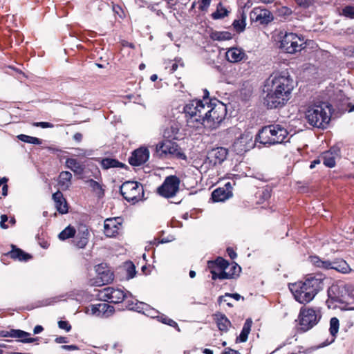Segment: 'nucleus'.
<instances>
[{"instance_id":"393cba45","label":"nucleus","mask_w":354,"mask_h":354,"mask_svg":"<svg viewBox=\"0 0 354 354\" xmlns=\"http://www.w3.org/2000/svg\"><path fill=\"white\" fill-rule=\"evenodd\" d=\"M180 125L178 122H172L169 126L164 129L163 136L166 140H173L178 139Z\"/></svg>"},{"instance_id":"4c0bfd02","label":"nucleus","mask_w":354,"mask_h":354,"mask_svg":"<svg viewBox=\"0 0 354 354\" xmlns=\"http://www.w3.org/2000/svg\"><path fill=\"white\" fill-rule=\"evenodd\" d=\"M86 183L91 188L92 191L95 192L99 197L104 195V190L101 184L93 179H89L86 181Z\"/></svg>"},{"instance_id":"a19ab883","label":"nucleus","mask_w":354,"mask_h":354,"mask_svg":"<svg viewBox=\"0 0 354 354\" xmlns=\"http://www.w3.org/2000/svg\"><path fill=\"white\" fill-rule=\"evenodd\" d=\"M138 308H137L138 312L142 313L144 315H147V317H150L151 318L155 317V316L153 315V314L155 313V310L149 304L144 302H140V304H138Z\"/></svg>"},{"instance_id":"bf43d9fd","label":"nucleus","mask_w":354,"mask_h":354,"mask_svg":"<svg viewBox=\"0 0 354 354\" xmlns=\"http://www.w3.org/2000/svg\"><path fill=\"white\" fill-rule=\"evenodd\" d=\"M55 342L57 344H64V343H68V339L66 337H58L55 338Z\"/></svg>"},{"instance_id":"c85d7f7f","label":"nucleus","mask_w":354,"mask_h":354,"mask_svg":"<svg viewBox=\"0 0 354 354\" xmlns=\"http://www.w3.org/2000/svg\"><path fill=\"white\" fill-rule=\"evenodd\" d=\"M214 319L217 324L218 329L221 331L226 332L228 330L229 327L231 326L230 321L227 317L221 313L214 314Z\"/></svg>"},{"instance_id":"13d9d810","label":"nucleus","mask_w":354,"mask_h":354,"mask_svg":"<svg viewBox=\"0 0 354 354\" xmlns=\"http://www.w3.org/2000/svg\"><path fill=\"white\" fill-rule=\"evenodd\" d=\"M61 348L64 350L67 351H76L79 349V347L76 345H63Z\"/></svg>"},{"instance_id":"a211bd4d","label":"nucleus","mask_w":354,"mask_h":354,"mask_svg":"<svg viewBox=\"0 0 354 354\" xmlns=\"http://www.w3.org/2000/svg\"><path fill=\"white\" fill-rule=\"evenodd\" d=\"M90 233L86 225L79 227L77 234L73 237L72 243L78 249L84 248L88 243Z\"/></svg>"},{"instance_id":"9b49d317","label":"nucleus","mask_w":354,"mask_h":354,"mask_svg":"<svg viewBox=\"0 0 354 354\" xmlns=\"http://www.w3.org/2000/svg\"><path fill=\"white\" fill-rule=\"evenodd\" d=\"M97 296L101 301L116 304L123 302L127 298V292L120 288L108 286L99 290Z\"/></svg>"},{"instance_id":"bb28decb","label":"nucleus","mask_w":354,"mask_h":354,"mask_svg":"<svg viewBox=\"0 0 354 354\" xmlns=\"http://www.w3.org/2000/svg\"><path fill=\"white\" fill-rule=\"evenodd\" d=\"M101 166L104 169H109L110 168H123L128 169V166L118 160L115 158H104L100 161Z\"/></svg>"},{"instance_id":"de8ad7c7","label":"nucleus","mask_w":354,"mask_h":354,"mask_svg":"<svg viewBox=\"0 0 354 354\" xmlns=\"http://www.w3.org/2000/svg\"><path fill=\"white\" fill-rule=\"evenodd\" d=\"M341 15L349 19H354V6H346L343 8Z\"/></svg>"},{"instance_id":"4d7b16f0","label":"nucleus","mask_w":354,"mask_h":354,"mask_svg":"<svg viewBox=\"0 0 354 354\" xmlns=\"http://www.w3.org/2000/svg\"><path fill=\"white\" fill-rule=\"evenodd\" d=\"M73 140H75L76 142L80 143L82 141L83 139V135L82 133L80 132L75 133L73 136Z\"/></svg>"},{"instance_id":"3c124183","label":"nucleus","mask_w":354,"mask_h":354,"mask_svg":"<svg viewBox=\"0 0 354 354\" xmlns=\"http://www.w3.org/2000/svg\"><path fill=\"white\" fill-rule=\"evenodd\" d=\"M337 286H332L330 288H329L328 291V297L335 301L343 303V301L341 298H339L338 296L332 295V293L334 292V290H337Z\"/></svg>"},{"instance_id":"f257e3e1","label":"nucleus","mask_w":354,"mask_h":354,"mask_svg":"<svg viewBox=\"0 0 354 354\" xmlns=\"http://www.w3.org/2000/svg\"><path fill=\"white\" fill-rule=\"evenodd\" d=\"M294 82L286 71L272 73L264 82L263 104L270 109L283 106L291 97Z\"/></svg>"},{"instance_id":"6e6552de","label":"nucleus","mask_w":354,"mask_h":354,"mask_svg":"<svg viewBox=\"0 0 354 354\" xmlns=\"http://www.w3.org/2000/svg\"><path fill=\"white\" fill-rule=\"evenodd\" d=\"M306 47L303 36L292 32H286L280 41L279 48L287 53L293 54L301 51Z\"/></svg>"},{"instance_id":"5fc2aeb1","label":"nucleus","mask_w":354,"mask_h":354,"mask_svg":"<svg viewBox=\"0 0 354 354\" xmlns=\"http://www.w3.org/2000/svg\"><path fill=\"white\" fill-rule=\"evenodd\" d=\"M230 299L231 298H230V297H226V294H225V295L220 296L218 298V303L219 304H221L223 302H225V303H226L227 306L232 307L233 306V304L231 302Z\"/></svg>"},{"instance_id":"1a4fd4ad","label":"nucleus","mask_w":354,"mask_h":354,"mask_svg":"<svg viewBox=\"0 0 354 354\" xmlns=\"http://www.w3.org/2000/svg\"><path fill=\"white\" fill-rule=\"evenodd\" d=\"M156 156L162 158H177L179 160H187V156L182 151L181 148L171 140H165L159 147L156 145Z\"/></svg>"},{"instance_id":"c756f323","label":"nucleus","mask_w":354,"mask_h":354,"mask_svg":"<svg viewBox=\"0 0 354 354\" xmlns=\"http://www.w3.org/2000/svg\"><path fill=\"white\" fill-rule=\"evenodd\" d=\"M252 325V319H247L245 320V322L244 323L243 327L239 336L236 339V342H245L247 341L248 335L250 334L251 330Z\"/></svg>"},{"instance_id":"e2e57ef3","label":"nucleus","mask_w":354,"mask_h":354,"mask_svg":"<svg viewBox=\"0 0 354 354\" xmlns=\"http://www.w3.org/2000/svg\"><path fill=\"white\" fill-rule=\"evenodd\" d=\"M178 61L175 59L174 62H169V64H171V68H170V72L171 73H174V71H176L177 70L178 66Z\"/></svg>"},{"instance_id":"72a5a7b5","label":"nucleus","mask_w":354,"mask_h":354,"mask_svg":"<svg viewBox=\"0 0 354 354\" xmlns=\"http://www.w3.org/2000/svg\"><path fill=\"white\" fill-rule=\"evenodd\" d=\"M156 320L176 328L178 332L180 331L178 324L174 320L169 318L167 315L160 313L158 310H156Z\"/></svg>"},{"instance_id":"f704fd0d","label":"nucleus","mask_w":354,"mask_h":354,"mask_svg":"<svg viewBox=\"0 0 354 354\" xmlns=\"http://www.w3.org/2000/svg\"><path fill=\"white\" fill-rule=\"evenodd\" d=\"M72 174L67 171H62L59 175L58 183L62 187L68 188L71 184Z\"/></svg>"},{"instance_id":"09e8293b","label":"nucleus","mask_w":354,"mask_h":354,"mask_svg":"<svg viewBox=\"0 0 354 354\" xmlns=\"http://www.w3.org/2000/svg\"><path fill=\"white\" fill-rule=\"evenodd\" d=\"M241 268L236 263H229V267L227 271L230 273H233V278H235L239 275Z\"/></svg>"},{"instance_id":"f03ea898","label":"nucleus","mask_w":354,"mask_h":354,"mask_svg":"<svg viewBox=\"0 0 354 354\" xmlns=\"http://www.w3.org/2000/svg\"><path fill=\"white\" fill-rule=\"evenodd\" d=\"M325 279L322 274L309 275L304 281L290 283L289 289L297 301L306 304L324 289Z\"/></svg>"},{"instance_id":"2eb2a0df","label":"nucleus","mask_w":354,"mask_h":354,"mask_svg":"<svg viewBox=\"0 0 354 354\" xmlns=\"http://www.w3.org/2000/svg\"><path fill=\"white\" fill-rule=\"evenodd\" d=\"M149 151L147 147H140L131 152L128 162L133 167L141 166L149 160Z\"/></svg>"},{"instance_id":"cd10ccee","label":"nucleus","mask_w":354,"mask_h":354,"mask_svg":"<svg viewBox=\"0 0 354 354\" xmlns=\"http://www.w3.org/2000/svg\"><path fill=\"white\" fill-rule=\"evenodd\" d=\"M66 166L77 175L82 174L85 169V165L83 163H81L77 161V160L72 158H68L66 159Z\"/></svg>"},{"instance_id":"c9c22d12","label":"nucleus","mask_w":354,"mask_h":354,"mask_svg":"<svg viewBox=\"0 0 354 354\" xmlns=\"http://www.w3.org/2000/svg\"><path fill=\"white\" fill-rule=\"evenodd\" d=\"M310 262L316 267L324 269H331V261L322 260L317 256L310 257Z\"/></svg>"},{"instance_id":"6e6d98bb","label":"nucleus","mask_w":354,"mask_h":354,"mask_svg":"<svg viewBox=\"0 0 354 354\" xmlns=\"http://www.w3.org/2000/svg\"><path fill=\"white\" fill-rule=\"evenodd\" d=\"M33 125L35 127H37L43 128V129L54 127L53 124L48 122H35L33 124Z\"/></svg>"},{"instance_id":"ea45409f","label":"nucleus","mask_w":354,"mask_h":354,"mask_svg":"<svg viewBox=\"0 0 354 354\" xmlns=\"http://www.w3.org/2000/svg\"><path fill=\"white\" fill-rule=\"evenodd\" d=\"M76 234V230L71 225L67 226L58 235V238L62 241H65L70 238H73Z\"/></svg>"},{"instance_id":"69168bd1","label":"nucleus","mask_w":354,"mask_h":354,"mask_svg":"<svg viewBox=\"0 0 354 354\" xmlns=\"http://www.w3.org/2000/svg\"><path fill=\"white\" fill-rule=\"evenodd\" d=\"M43 330H44V328L42 326L37 325L33 329V333H34V334H39V333H41Z\"/></svg>"},{"instance_id":"58836bf2","label":"nucleus","mask_w":354,"mask_h":354,"mask_svg":"<svg viewBox=\"0 0 354 354\" xmlns=\"http://www.w3.org/2000/svg\"><path fill=\"white\" fill-rule=\"evenodd\" d=\"M245 19L246 15L244 12H242L240 18L233 21V28L237 32H241L245 30L246 26Z\"/></svg>"},{"instance_id":"473e14b6","label":"nucleus","mask_w":354,"mask_h":354,"mask_svg":"<svg viewBox=\"0 0 354 354\" xmlns=\"http://www.w3.org/2000/svg\"><path fill=\"white\" fill-rule=\"evenodd\" d=\"M229 13L228 9L220 2L217 4L215 12H212V17L215 20L221 19L228 16Z\"/></svg>"},{"instance_id":"6ab92c4d","label":"nucleus","mask_w":354,"mask_h":354,"mask_svg":"<svg viewBox=\"0 0 354 354\" xmlns=\"http://www.w3.org/2000/svg\"><path fill=\"white\" fill-rule=\"evenodd\" d=\"M228 151L224 147H217L212 149L207 155V160L215 166L221 164L227 158Z\"/></svg>"},{"instance_id":"b1692460","label":"nucleus","mask_w":354,"mask_h":354,"mask_svg":"<svg viewBox=\"0 0 354 354\" xmlns=\"http://www.w3.org/2000/svg\"><path fill=\"white\" fill-rule=\"evenodd\" d=\"M245 57L244 50L239 48H230L225 53L226 59L231 63L241 62Z\"/></svg>"},{"instance_id":"0eeeda50","label":"nucleus","mask_w":354,"mask_h":354,"mask_svg":"<svg viewBox=\"0 0 354 354\" xmlns=\"http://www.w3.org/2000/svg\"><path fill=\"white\" fill-rule=\"evenodd\" d=\"M322 318L319 307H301L299 314V330L306 332L316 326Z\"/></svg>"},{"instance_id":"79ce46f5","label":"nucleus","mask_w":354,"mask_h":354,"mask_svg":"<svg viewBox=\"0 0 354 354\" xmlns=\"http://www.w3.org/2000/svg\"><path fill=\"white\" fill-rule=\"evenodd\" d=\"M17 138L24 142L37 145H39L42 143V140L41 139L36 138V137H32V136H30L28 135H25V134H20V135L17 136Z\"/></svg>"},{"instance_id":"680f3d73","label":"nucleus","mask_w":354,"mask_h":354,"mask_svg":"<svg viewBox=\"0 0 354 354\" xmlns=\"http://www.w3.org/2000/svg\"><path fill=\"white\" fill-rule=\"evenodd\" d=\"M227 254L229 255V257L232 259H234L236 257V253L234 251V250L231 248H227Z\"/></svg>"},{"instance_id":"5701e85b","label":"nucleus","mask_w":354,"mask_h":354,"mask_svg":"<svg viewBox=\"0 0 354 354\" xmlns=\"http://www.w3.org/2000/svg\"><path fill=\"white\" fill-rule=\"evenodd\" d=\"M340 149L337 147H333L328 151L322 153V160L324 165L333 167L335 165V158L339 156Z\"/></svg>"},{"instance_id":"f8f14e48","label":"nucleus","mask_w":354,"mask_h":354,"mask_svg":"<svg viewBox=\"0 0 354 354\" xmlns=\"http://www.w3.org/2000/svg\"><path fill=\"white\" fill-rule=\"evenodd\" d=\"M180 183V179L176 176H169L158 188L157 192L165 198H173L179 191Z\"/></svg>"},{"instance_id":"a878e982","label":"nucleus","mask_w":354,"mask_h":354,"mask_svg":"<svg viewBox=\"0 0 354 354\" xmlns=\"http://www.w3.org/2000/svg\"><path fill=\"white\" fill-rule=\"evenodd\" d=\"M232 196L231 190L225 189L224 187H218L214 190L212 193V198L214 202H222Z\"/></svg>"},{"instance_id":"20e7f679","label":"nucleus","mask_w":354,"mask_h":354,"mask_svg":"<svg viewBox=\"0 0 354 354\" xmlns=\"http://www.w3.org/2000/svg\"><path fill=\"white\" fill-rule=\"evenodd\" d=\"M288 132L281 124H274L263 127L258 133L257 140L266 146L281 144L287 138Z\"/></svg>"},{"instance_id":"603ef678","label":"nucleus","mask_w":354,"mask_h":354,"mask_svg":"<svg viewBox=\"0 0 354 354\" xmlns=\"http://www.w3.org/2000/svg\"><path fill=\"white\" fill-rule=\"evenodd\" d=\"M212 0H198V8L202 11H205L209 8Z\"/></svg>"},{"instance_id":"2f4dec72","label":"nucleus","mask_w":354,"mask_h":354,"mask_svg":"<svg viewBox=\"0 0 354 354\" xmlns=\"http://www.w3.org/2000/svg\"><path fill=\"white\" fill-rule=\"evenodd\" d=\"M208 267L211 270H227L229 267V262L222 257H218L214 261H209Z\"/></svg>"},{"instance_id":"49530a36","label":"nucleus","mask_w":354,"mask_h":354,"mask_svg":"<svg viewBox=\"0 0 354 354\" xmlns=\"http://www.w3.org/2000/svg\"><path fill=\"white\" fill-rule=\"evenodd\" d=\"M125 268L127 271V277L128 279H132L136 276V266L131 261L125 263Z\"/></svg>"},{"instance_id":"37998d69","label":"nucleus","mask_w":354,"mask_h":354,"mask_svg":"<svg viewBox=\"0 0 354 354\" xmlns=\"http://www.w3.org/2000/svg\"><path fill=\"white\" fill-rule=\"evenodd\" d=\"M212 38L217 41H226L232 39V34L229 32H214L212 34Z\"/></svg>"},{"instance_id":"7ed1b4c3","label":"nucleus","mask_w":354,"mask_h":354,"mask_svg":"<svg viewBox=\"0 0 354 354\" xmlns=\"http://www.w3.org/2000/svg\"><path fill=\"white\" fill-rule=\"evenodd\" d=\"M209 100L204 97L203 100H194L188 102L183 108L188 126L192 128H198L202 124L204 113L207 108Z\"/></svg>"},{"instance_id":"864d4df0","label":"nucleus","mask_w":354,"mask_h":354,"mask_svg":"<svg viewBox=\"0 0 354 354\" xmlns=\"http://www.w3.org/2000/svg\"><path fill=\"white\" fill-rule=\"evenodd\" d=\"M58 326L60 329H63L66 332L71 330L72 326L68 321L60 320L58 322Z\"/></svg>"},{"instance_id":"4be33fe9","label":"nucleus","mask_w":354,"mask_h":354,"mask_svg":"<svg viewBox=\"0 0 354 354\" xmlns=\"http://www.w3.org/2000/svg\"><path fill=\"white\" fill-rule=\"evenodd\" d=\"M52 198L55 203V208L59 214H64L68 212L67 201L62 192L59 190L57 191L53 194Z\"/></svg>"},{"instance_id":"e433bc0d","label":"nucleus","mask_w":354,"mask_h":354,"mask_svg":"<svg viewBox=\"0 0 354 354\" xmlns=\"http://www.w3.org/2000/svg\"><path fill=\"white\" fill-rule=\"evenodd\" d=\"M212 279L213 280H216L217 279H233V273H230L227 270H212Z\"/></svg>"},{"instance_id":"9d476101","label":"nucleus","mask_w":354,"mask_h":354,"mask_svg":"<svg viewBox=\"0 0 354 354\" xmlns=\"http://www.w3.org/2000/svg\"><path fill=\"white\" fill-rule=\"evenodd\" d=\"M120 192L128 202L136 203L144 196V189L137 181H126L120 187Z\"/></svg>"},{"instance_id":"aec40b11","label":"nucleus","mask_w":354,"mask_h":354,"mask_svg":"<svg viewBox=\"0 0 354 354\" xmlns=\"http://www.w3.org/2000/svg\"><path fill=\"white\" fill-rule=\"evenodd\" d=\"M90 308L93 315L101 317H108L115 311L113 306L106 303H100L97 304L91 305Z\"/></svg>"},{"instance_id":"4468645a","label":"nucleus","mask_w":354,"mask_h":354,"mask_svg":"<svg viewBox=\"0 0 354 354\" xmlns=\"http://www.w3.org/2000/svg\"><path fill=\"white\" fill-rule=\"evenodd\" d=\"M1 337H12L17 339V341L22 343H32L37 338L30 337V333L20 329H10L9 330H1Z\"/></svg>"},{"instance_id":"412c9836","label":"nucleus","mask_w":354,"mask_h":354,"mask_svg":"<svg viewBox=\"0 0 354 354\" xmlns=\"http://www.w3.org/2000/svg\"><path fill=\"white\" fill-rule=\"evenodd\" d=\"M11 250L5 253L2 257L1 261H3V257H10L14 260H19L20 261H28V260L32 259V256L25 252L20 248H18L15 245L11 244Z\"/></svg>"},{"instance_id":"a18cd8bd","label":"nucleus","mask_w":354,"mask_h":354,"mask_svg":"<svg viewBox=\"0 0 354 354\" xmlns=\"http://www.w3.org/2000/svg\"><path fill=\"white\" fill-rule=\"evenodd\" d=\"M339 320L336 317H333L330 320V333L332 336H335L336 334L338 333L339 330Z\"/></svg>"},{"instance_id":"39448f33","label":"nucleus","mask_w":354,"mask_h":354,"mask_svg":"<svg viewBox=\"0 0 354 354\" xmlns=\"http://www.w3.org/2000/svg\"><path fill=\"white\" fill-rule=\"evenodd\" d=\"M305 118L310 125L325 129L330 121V106L325 103L309 106L306 111Z\"/></svg>"},{"instance_id":"0e129e2a","label":"nucleus","mask_w":354,"mask_h":354,"mask_svg":"<svg viewBox=\"0 0 354 354\" xmlns=\"http://www.w3.org/2000/svg\"><path fill=\"white\" fill-rule=\"evenodd\" d=\"M226 297H230V298H233L236 301H239L241 297V296L238 293H234V294L226 293Z\"/></svg>"},{"instance_id":"c03bdc74","label":"nucleus","mask_w":354,"mask_h":354,"mask_svg":"<svg viewBox=\"0 0 354 354\" xmlns=\"http://www.w3.org/2000/svg\"><path fill=\"white\" fill-rule=\"evenodd\" d=\"M128 294H130L129 292L127 293V298L123 301L125 304V307L129 310H133L137 311V308H138V304H140V302H138L137 300L134 299L131 297L129 298L128 297Z\"/></svg>"},{"instance_id":"f3484780","label":"nucleus","mask_w":354,"mask_h":354,"mask_svg":"<svg viewBox=\"0 0 354 354\" xmlns=\"http://www.w3.org/2000/svg\"><path fill=\"white\" fill-rule=\"evenodd\" d=\"M250 18L252 22H256L259 24H268L272 20L270 11L259 8H255L250 12Z\"/></svg>"},{"instance_id":"774afa93","label":"nucleus","mask_w":354,"mask_h":354,"mask_svg":"<svg viewBox=\"0 0 354 354\" xmlns=\"http://www.w3.org/2000/svg\"><path fill=\"white\" fill-rule=\"evenodd\" d=\"M173 240H174V238L172 236H171L170 239H169V238L162 239L160 241H158V242L156 241V245H158V243H165L170 242Z\"/></svg>"},{"instance_id":"423d86ee","label":"nucleus","mask_w":354,"mask_h":354,"mask_svg":"<svg viewBox=\"0 0 354 354\" xmlns=\"http://www.w3.org/2000/svg\"><path fill=\"white\" fill-rule=\"evenodd\" d=\"M208 105L211 106L204 113L202 126L206 129H215L218 128L226 115V107L224 104L217 100H209Z\"/></svg>"},{"instance_id":"ddd939ff","label":"nucleus","mask_w":354,"mask_h":354,"mask_svg":"<svg viewBox=\"0 0 354 354\" xmlns=\"http://www.w3.org/2000/svg\"><path fill=\"white\" fill-rule=\"evenodd\" d=\"M97 277L95 283L100 286L105 284H109L114 280V273L106 266V264L100 263L95 266Z\"/></svg>"},{"instance_id":"338daca9","label":"nucleus","mask_w":354,"mask_h":354,"mask_svg":"<svg viewBox=\"0 0 354 354\" xmlns=\"http://www.w3.org/2000/svg\"><path fill=\"white\" fill-rule=\"evenodd\" d=\"M8 186L7 183H3L2 185V195L6 196L8 195Z\"/></svg>"},{"instance_id":"8fccbe9b","label":"nucleus","mask_w":354,"mask_h":354,"mask_svg":"<svg viewBox=\"0 0 354 354\" xmlns=\"http://www.w3.org/2000/svg\"><path fill=\"white\" fill-rule=\"evenodd\" d=\"M296 4L304 9H308L314 6L315 0H295Z\"/></svg>"},{"instance_id":"052dcab7","label":"nucleus","mask_w":354,"mask_h":354,"mask_svg":"<svg viewBox=\"0 0 354 354\" xmlns=\"http://www.w3.org/2000/svg\"><path fill=\"white\" fill-rule=\"evenodd\" d=\"M222 354H241L238 351L232 349L230 348H226L222 353Z\"/></svg>"},{"instance_id":"dca6fc26","label":"nucleus","mask_w":354,"mask_h":354,"mask_svg":"<svg viewBox=\"0 0 354 354\" xmlns=\"http://www.w3.org/2000/svg\"><path fill=\"white\" fill-rule=\"evenodd\" d=\"M122 227L120 218H109L104 221V233L107 237H115Z\"/></svg>"},{"instance_id":"7c9ffc66","label":"nucleus","mask_w":354,"mask_h":354,"mask_svg":"<svg viewBox=\"0 0 354 354\" xmlns=\"http://www.w3.org/2000/svg\"><path fill=\"white\" fill-rule=\"evenodd\" d=\"M331 269L335 270L339 272L346 274L351 271L348 264L343 259H335L331 261Z\"/></svg>"}]
</instances>
